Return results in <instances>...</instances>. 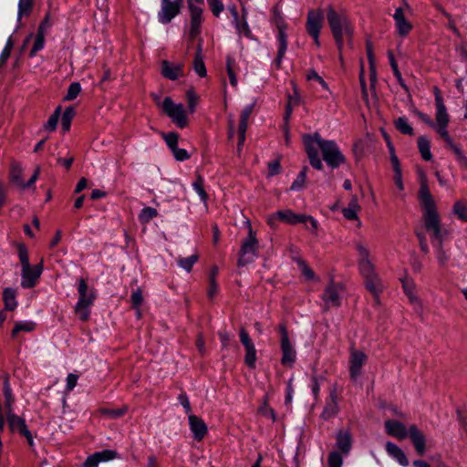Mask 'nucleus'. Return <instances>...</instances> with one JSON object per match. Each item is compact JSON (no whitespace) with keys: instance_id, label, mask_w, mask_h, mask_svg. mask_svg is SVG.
Wrapping results in <instances>:
<instances>
[{"instance_id":"1","label":"nucleus","mask_w":467,"mask_h":467,"mask_svg":"<svg viewBox=\"0 0 467 467\" xmlns=\"http://www.w3.org/2000/svg\"><path fill=\"white\" fill-rule=\"evenodd\" d=\"M306 151L310 164L316 170L321 171L323 163L319 158L318 150L322 152L323 160L332 169L338 168L345 163L346 158L334 140H323L318 133L304 135Z\"/></svg>"},{"instance_id":"2","label":"nucleus","mask_w":467,"mask_h":467,"mask_svg":"<svg viewBox=\"0 0 467 467\" xmlns=\"http://www.w3.org/2000/svg\"><path fill=\"white\" fill-rule=\"evenodd\" d=\"M419 201L422 208L424 226L426 231L430 234L431 242L444 239L447 231L441 227V217L436 202L425 181L420 183Z\"/></svg>"},{"instance_id":"3","label":"nucleus","mask_w":467,"mask_h":467,"mask_svg":"<svg viewBox=\"0 0 467 467\" xmlns=\"http://www.w3.org/2000/svg\"><path fill=\"white\" fill-rule=\"evenodd\" d=\"M356 249L358 254V269L364 277L366 288L373 295L375 304L379 305L383 285L371 262L369 250L362 243H357Z\"/></svg>"},{"instance_id":"4","label":"nucleus","mask_w":467,"mask_h":467,"mask_svg":"<svg viewBox=\"0 0 467 467\" xmlns=\"http://www.w3.org/2000/svg\"><path fill=\"white\" fill-rule=\"evenodd\" d=\"M326 16L337 47L341 51L344 42L353 37V25L345 11L336 10L332 5L327 6Z\"/></svg>"},{"instance_id":"5","label":"nucleus","mask_w":467,"mask_h":467,"mask_svg":"<svg viewBox=\"0 0 467 467\" xmlns=\"http://www.w3.org/2000/svg\"><path fill=\"white\" fill-rule=\"evenodd\" d=\"M384 426L387 434L389 436L399 440H404L409 436L419 455H423L426 451V438L415 424L410 425L407 430L402 422L396 420H388Z\"/></svg>"},{"instance_id":"6","label":"nucleus","mask_w":467,"mask_h":467,"mask_svg":"<svg viewBox=\"0 0 467 467\" xmlns=\"http://www.w3.org/2000/svg\"><path fill=\"white\" fill-rule=\"evenodd\" d=\"M278 222L291 225L297 223H305L307 225V223H309L310 229L313 232H316L318 227V222L311 215L296 213L290 209L277 211L267 217V223L273 229L276 228ZM306 227L308 228V226Z\"/></svg>"},{"instance_id":"7","label":"nucleus","mask_w":467,"mask_h":467,"mask_svg":"<svg viewBox=\"0 0 467 467\" xmlns=\"http://www.w3.org/2000/svg\"><path fill=\"white\" fill-rule=\"evenodd\" d=\"M435 119L436 124L434 125L433 129L444 140L447 147L450 148L454 152L458 161L462 165H467L466 156L463 154L460 147L453 142L452 139L451 138L447 130V127L450 120L448 112H436Z\"/></svg>"},{"instance_id":"8","label":"nucleus","mask_w":467,"mask_h":467,"mask_svg":"<svg viewBox=\"0 0 467 467\" xmlns=\"http://www.w3.org/2000/svg\"><path fill=\"white\" fill-rule=\"evenodd\" d=\"M78 300L75 306V314L79 320L85 322L89 319L90 307L94 304L95 295L91 291L88 293V285L83 278L78 283Z\"/></svg>"},{"instance_id":"9","label":"nucleus","mask_w":467,"mask_h":467,"mask_svg":"<svg viewBox=\"0 0 467 467\" xmlns=\"http://www.w3.org/2000/svg\"><path fill=\"white\" fill-rule=\"evenodd\" d=\"M259 243L256 239L255 233L253 231L252 226L249 224L248 235L243 241L240 254L238 258V266H244L254 261L258 255Z\"/></svg>"},{"instance_id":"10","label":"nucleus","mask_w":467,"mask_h":467,"mask_svg":"<svg viewBox=\"0 0 467 467\" xmlns=\"http://www.w3.org/2000/svg\"><path fill=\"white\" fill-rule=\"evenodd\" d=\"M161 109L180 129L188 125V117L182 104H176L170 97H166L161 103Z\"/></svg>"},{"instance_id":"11","label":"nucleus","mask_w":467,"mask_h":467,"mask_svg":"<svg viewBox=\"0 0 467 467\" xmlns=\"http://www.w3.org/2000/svg\"><path fill=\"white\" fill-rule=\"evenodd\" d=\"M182 0H161V9L157 17L161 24H169L182 10Z\"/></svg>"},{"instance_id":"12","label":"nucleus","mask_w":467,"mask_h":467,"mask_svg":"<svg viewBox=\"0 0 467 467\" xmlns=\"http://www.w3.org/2000/svg\"><path fill=\"white\" fill-rule=\"evenodd\" d=\"M342 291L343 286L341 284L335 283L333 280H330L322 295L325 310H328L331 307H338L341 305L340 295Z\"/></svg>"},{"instance_id":"13","label":"nucleus","mask_w":467,"mask_h":467,"mask_svg":"<svg viewBox=\"0 0 467 467\" xmlns=\"http://www.w3.org/2000/svg\"><path fill=\"white\" fill-rule=\"evenodd\" d=\"M7 423L12 432H17L21 436L25 437L30 447L34 445V439L31 431L28 430L26 420L13 413L12 410L7 411Z\"/></svg>"},{"instance_id":"14","label":"nucleus","mask_w":467,"mask_h":467,"mask_svg":"<svg viewBox=\"0 0 467 467\" xmlns=\"http://www.w3.org/2000/svg\"><path fill=\"white\" fill-rule=\"evenodd\" d=\"M279 331L281 334V363L284 366H292L296 361V351L289 340L288 332L284 325L280 326Z\"/></svg>"},{"instance_id":"15","label":"nucleus","mask_w":467,"mask_h":467,"mask_svg":"<svg viewBox=\"0 0 467 467\" xmlns=\"http://www.w3.org/2000/svg\"><path fill=\"white\" fill-rule=\"evenodd\" d=\"M40 168L37 167L27 182L23 180V169L20 163L12 162L10 170V181L21 189H26L34 185L39 175Z\"/></svg>"},{"instance_id":"16","label":"nucleus","mask_w":467,"mask_h":467,"mask_svg":"<svg viewBox=\"0 0 467 467\" xmlns=\"http://www.w3.org/2000/svg\"><path fill=\"white\" fill-rule=\"evenodd\" d=\"M367 358L368 357L363 351L354 348L351 349L349 358V374L353 380H356L360 375L361 368L366 363Z\"/></svg>"},{"instance_id":"17","label":"nucleus","mask_w":467,"mask_h":467,"mask_svg":"<svg viewBox=\"0 0 467 467\" xmlns=\"http://www.w3.org/2000/svg\"><path fill=\"white\" fill-rule=\"evenodd\" d=\"M43 272L42 264L22 269L21 276V286L23 288H32L36 285L38 278Z\"/></svg>"},{"instance_id":"18","label":"nucleus","mask_w":467,"mask_h":467,"mask_svg":"<svg viewBox=\"0 0 467 467\" xmlns=\"http://www.w3.org/2000/svg\"><path fill=\"white\" fill-rule=\"evenodd\" d=\"M190 14L189 34L194 38L201 33V26L203 21V6H187Z\"/></svg>"},{"instance_id":"19","label":"nucleus","mask_w":467,"mask_h":467,"mask_svg":"<svg viewBox=\"0 0 467 467\" xmlns=\"http://www.w3.org/2000/svg\"><path fill=\"white\" fill-rule=\"evenodd\" d=\"M323 24V12L320 9L310 10L307 13L306 24V31L309 35L320 34Z\"/></svg>"},{"instance_id":"20","label":"nucleus","mask_w":467,"mask_h":467,"mask_svg":"<svg viewBox=\"0 0 467 467\" xmlns=\"http://www.w3.org/2000/svg\"><path fill=\"white\" fill-rule=\"evenodd\" d=\"M117 452L112 450H103L89 455L83 463V467H98L100 462L115 459Z\"/></svg>"},{"instance_id":"21","label":"nucleus","mask_w":467,"mask_h":467,"mask_svg":"<svg viewBox=\"0 0 467 467\" xmlns=\"http://www.w3.org/2000/svg\"><path fill=\"white\" fill-rule=\"evenodd\" d=\"M393 18L398 34L402 37L407 36L412 29V25L405 17L404 11L401 7L396 8Z\"/></svg>"},{"instance_id":"22","label":"nucleus","mask_w":467,"mask_h":467,"mask_svg":"<svg viewBox=\"0 0 467 467\" xmlns=\"http://www.w3.org/2000/svg\"><path fill=\"white\" fill-rule=\"evenodd\" d=\"M287 28L288 27L276 29L277 56L275 57V63L277 67H280L287 49Z\"/></svg>"},{"instance_id":"23","label":"nucleus","mask_w":467,"mask_h":467,"mask_svg":"<svg viewBox=\"0 0 467 467\" xmlns=\"http://www.w3.org/2000/svg\"><path fill=\"white\" fill-rule=\"evenodd\" d=\"M183 74V65L180 63H171L167 60L161 62V75L170 79L176 80Z\"/></svg>"},{"instance_id":"24","label":"nucleus","mask_w":467,"mask_h":467,"mask_svg":"<svg viewBox=\"0 0 467 467\" xmlns=\"http://www.w3.org/2000/svg\"><path fill=\"white\" fill-rule=\"evenodd\" d=\"M339 411L337 389L334 388L330 390L329 397L326 402V406L322 411L321 417L327 420L335 417Z\"/></svg>"},{"instance_id":"25","label":"nucleus","mask_w":467,"mask_h":467,"mask_svg":"<svg viewBox=\"0 0 467 467\" xmlns=\"http://www.w3.org/2000/svg\"><path fill=\"white\" fill-rule=\"evenodd\" d=\"M443 240L444 239L431 241V244L434 247L435 257L439 265L442 268H447L451 259V253L449 249L444 247Z\"/></svg>"},{"instance_id":"26","label":"nucleus","mask_w":467,"mask_h":467,"mask_svg":"<svg viewBox=\"0 0 467 467\" xmlns=\"http://www.w3.org/2000/svg\"><path fill=\"white\" fill-rule=\"evenodd\" d=\"M189 424L194 439L201 441L207 432V426L204 421L201 418L193 414H190Z\"/></svg>"},{"instance_id":"27","label":"nucleus","mask_w":467,"mask_h":467,"mask_svg":"<svg viewBox=\"0 0 467 467\" xmlns=\"http://www.w3.org/2000/svg\"><path fill=\"white\" fill-rule=\"evenodd\" d=\"M385 448L387 453L395 461H397L401 466H409V460L406 454L398 445L391 441H387Z\"/></svg>"},{"instance_id":"28","label":"nucleus","mask_w":467,"mask_h":467,"mask_svg":"<svg viewBox=\"0 0 467 467\" xmlns=\"http://www.w3.org/2000/svg\"><path fill=\"white\" fill-rule=\"evenodd\" d=\"M337 448L343 453L348 454L352 447V438L348 431H339L337 434Z\"/></svg>"},{"instance_id":"29","label":"nucleus","mask_w":467,"mask_h":467,"mask_svg":"<svg viewBox=\"0 0 467 467\" xmlns=\"http://www.w3.org/2000/svg\"><path fill=\"white\" fill-rule=\"evenodd\" d=\"M360 210H361V207L358 204V196L352 195L350 198V201L348 204V207L342 209V213L347 220L356 221V220H358V213Z\"/></svg>"},{"instance_id":"30","label":"nucleus","mask_w":467,"mask_h":467,"mask_svg":"<svg viewBox=\"0 0 467 467\" xmlns=\"http://www.w3.org/2000/svg\"><path fill=\"white\" fill-rule=\"evenodd\" d=\"M193 69H194L195 73L200 78H204L207 75V70H206V67H205V64L203 61L202 48L201 43H199V45L196 48V52H195L194 59H193Z\"/></svg>"},{"instance_id":"31","label":"nucleus","mask_w":467,"mask_h":467,"mask_svg":"<svg viewBox=\"0 0 467 467\" xmlns=\"http://www.w3.org/2000/svg\"><path fill=\"white\" fill-rule=\"evenodd\" d=\"M451 214L459 221L467 223V200L459 199L451 207Z\"/></svg>"},{"instance_id":"32","label":"nucleus","mask_w":467,"mask_h":467,"mask_svg":"<svg viewBox=\"0 0 467 467\" xmlns=\"http://www.w3.org/2000/svg\"><path fill=\"white\" fill-rule=\"evenodd\" d=\"M3 300L5 310H14L17 306L16 291L11 287H6L3 291Z\"/></svg>"},{"instance_id":"33","label":"nucleus","mask_w":467,"mask_h":467,"mask_svg":"<svg viewBox=\"0 0 467 467\" xmlns=\"http://www.w3.org/2000/svg\"><path fill=\"white\" fill-rule=\"evenodd\" d=\"M402 288L411 304L420 306V302L416 295L415 285L412 281L403 279Z\"/></svg>"},{"instance_id":"34","label":"nucleus","mask_w":467,"mask_h":467,"mask_svg":"<svg viewBox=\"0 0 467 467\" xmlns=\"http://www.w3.org/2000/svg\"><path fill=\"white\" fill-rule=\"evenodd\" d=\"M418 148L421 158L424 161H431L432 159V154L431 152V144L429 140L426 137H420L418 140Z\"/></svg>"},{"instance_id":"35","label":"nucleus","mask_w":467,"mask_h":467,"mask_svg":"<svg viewBox=\"0 0 467 467\" xmlns=\"http://www.w3.org/2000/svg\"><path fill=\"white\" fill-rule=\"evenodd\" d=\"M36 328V324L35 322L33 321H20V322H17L12 332H11V337L13 338H16L18 335L19 332L23 331V332H32L33 330H35Z\"/></svg>"},{"instance_id":"36","label":"nucleus","mask_w":467,"mask_h":467,"mask_svg":"<svg viewBox=\"0 0 467 467\" xmlns=\"http://www.w3.org/2000/svg\"><path fill=\"white\" fill-rule=\"evenodd\" d=\"M76 112L73 107H67L61 118V128L64 132H67L70 130L71 121Z\"/></svg>"},{"instance_id":"37","label":"nucleus","mask_w":467,"mask_h":467,"mask_svg":"<svg viewBox=\"0 0 467 467\" xmlns=\"http://www.w3.org/2000/svg\"><path fill=\"white\" fill-rule=\"evenodd\" d=\"M192 188L200 196L202 202H206L208 195L204 190V179L200 174L196 176L195 181L192 182Z\"/></svg>"},{"instance_id":"38","label":"nucleus","mask_w":467,"mask_h":467,"mask_svg":"<svg viewBox=\"0 0 467 467\" xmlns=\"http://www.w3.org/2000/svg\"><path fill=\"white\" fill-rule=\"evenodd\" d=\"M3 391L5 399V408L7 411L12 410V403L14 401V398L8 377H5L4 379Z\"/></svg>"},{"instance_id":"39","label":"nucleus","mask_w":467,"mask_h":467,"mask_svg":"<svg viewBox=\"0 0 467 467\" xmlns=\"http://www.w3.org/2000/svg\"><path fill=\"white\" fill-rule=\"evenodd\" d=\"M271 24L277 28L288 27L287 23L277 6L273 8V16L271 18Z\"/></svg>"},{"instance_id":"40","label":"nucleus","mask_w":467,"mask_h":467,"mask_svg":"<svg viewBox=\"0 0 467 467\" xmlns=\"http://www.w3.org/2000/svg\"><path fill=\"white\" fill-rule=\"evenodd\" d=\"M157 216L158 211L155 208L147 206L140 211L139 214V220L141 223H148L150 220Z\"/></svg>"},{"instance_id":"41","label":"nucleus","mask_w":467,"mask_h":467,"mask_svg":"<svg viewBox=\"0 0 467 467\" xmlns=\"http://www.w3.org/2000/svg\"><path fill=\"white\" fill-rule=\"evenodd\" d=\"M45 37L46 35L40 34L36 32V35L34 39L33 47L29 52V57H34L36 56L37 52L42 50L45 47Z\"/></svg>"},{"instance_id":"42","label":"nucleus","mask_w":467,"mask_h":467,"mask_svg":"<svg viewBox=\"0 0 467 467\" xmlns=\"http://www.w3.org/2000/svg\"><path fill=\"white\" fill-rule=\"evenodd\" d=\"M395 127L399 131H400L403 134H406V135L413 134V129L410 126L408 119L405 117H400L398 119H396Z\"/></svg>"},{"instance_id":"43","label":"nucleus","mask_w":467,"mask_h":467,"mask_svg":"<svg viewBox=\"0 0 467 467\" xmlns=\"http://www.w3.org/2000/svg\"><path fill=\"white\" fill-rule=\"evenodd\" d=\"M300 102H301L300 96L297 93V91L295 89L294 94L290 95L288 97V101H287L286 110H285V120H287L290 118L293 108L298 106L300 104Z\"/></svg>"},{"instance_id":"44","label":"nucleus","mask_w":467,"mask_h":467,"mask_svg":"<svg viewBox=\"0 0 467 467\" xmlns=\"http://www.w3.org/2000/svg\"><path fill=\"white\" fill-rule=\"evenodd\" d=\"M130 301H131L132 307L137 310L138 317H140V307L143 302L142 291L140 288H137L136 290L132 291L131 296H130Z\"/></svg>"},{"instance_id":"45","label":"nucleus","mask_w":467,"mask_h":467,"mask_svg":"<svg viewBox=\"0 0 467 467\" xmlns=\"http://www.w3.org/2000/svg\"><path fill=\"white\" fill-rule=\"evenodd\" d=\"M235 28L240 36H245L246 38H253L252 31L246 20L234 22Z\"/></svg>"},{"instance_id":"46","label":"nucleus","mask_w":467,"mask_h":467,"mask_svg":"<svg viewBox=\"0 0 467 467\" xmlns=\"http://www.w3.org/2000/svg\"><path fill=\"white\" fill-rule=\"evenodd\" d=\"M307 167H304L298 173L296 179L293 182L290 190L300 191L304 188L306 180Z\"/></svg>"},{"instance_id":"47","label":"nucleus","mask_w":467,"mask_h":467,"mask_svg":"<svg viewBox=\"0 0 467 467\" xmlns=\"http://www.w3.org/2000/svg\"><path fill=\"white\" fill-rule=\"evenodd\" d=\"M33 8V0H19L17 17L20 19L22 16H27Z\"/></svg>"},{"instance_id":"48","label":"nucleus","mask_w":467,"mask_h":467,"mask_svg":"<svg viewBox=\"0 0 467 467\" xmlns=\"http://www.w3.org/2000/svg\"><path fill=\"white\" fill-rule=\"evenodd\" d=\"M297 265L300 268L302 274L307 280H315L319 281V279L315 275L314 271L309 267L307 263L303 259L297 260Z\"/></svg>"},{"instance_id":"49","label":"nucleus","mask_w":467,"mask_h":467,"mask_svg":"<svg viewBox=\"0 0 467 467\" xmlns=\"http://www.w3.org/2000/svg\"><path fill=\"white\" fill-rule=\"evenodd\" d=\"M198 261L197 254H192L191 256L179 258L178 265L180 267L187 272H191L194 264Z\"/></svg>"},{"instance_id":"50","label":"nucleus","mask_w":467,"mask_h":467,"mask_svg":"<svg viewBox=\"0 0 467 467\" xmlns=\"http://www.w3.org/2000/svg\"><path fill=\"white\" fill-rule=\"evenodd\" d=\"M101 414L110 418L117 419L122 417L127 412V407H122L120 409H107L103 408L100 410Z\"/></svg>"},{"instance_id":"51","label":"nucleus","mask_w":467,"mask_h":467,"mask_svg":"<svg viewBox=\"0 0 467 467\" xmlns=\"http://www.w3.org/2000/svg\"><path fill=\"white\" fill-rule=\"evenodd\" d=\"M60 107L57 108L54 113L48 118L45 125L47 130L53 131L56 130L60 116Z\"/></svg>"},{"instance_id":"52","label":"nucleus","mask_w":467,"mask_h":467,"mask_svg":"<svg viewBox=\"0 0 467 467\" xmlns=\"http://www.w3.org/2000/svg\"><path fill=\"white\" fill-rule=\"evenodd\" d=\"M186 97L188 100L189 111L193 113L199 101V96L194 92L192 88H190L186 92Z\"/></svg>"},{"instance_id":"53","label":"nucleus","mask_w":467,"mask_h":467,"mask_svg":"<svg viewBox=\"0 0 467 467\" xmlns=\"http://www.w3.org/2000/svg\"><path fill=\"white\" fill-rule=\"evenodd\" d=\"M366 50H367V56H368L370 71H371V76H370L371 81H375L376 80L375 60H374L373 47L369 42L367 43Z\"/></svg>"},{"instance_id":"54","label":"nucleus","mask_w":467,"mask_h":467,"mask_svg":"<svg viewBox=\"0 0 467 467\" xmlns=\"http://www.w3.org/2000/svg\"><path fill=\"white\" fill-rule=\"evenodd\" d=\"M81 91V86L78 82H72L68 88L67 95L65 97V100H73L75 99Z\"/></svg>"},{"instance_id":"55","label":"nucleus","mask_w":467,"mask_h":467,"mask_svg":"<svg viewBox=\"0 0 467 467\" xmlns=\"http://www.w3.org/2000/svg\"><path fill=\"white\" fill-rule=\"evenodd\" d=\"M208 5L215 17H219L221 13L224 10V5L222 0H207Z\"/></svg>"},{"instance_id":"56","label":"nucleus","mask_w":467,"mask_h":467,"mask_svg":"<svg viewBox=\"0 0 467 467\" xmlns=\"http://www.w3.org/2000/svg\"><path fill=\"white\" fill-rule=\"evenodd\" d=\"M244 362L250 368H255V362H256L255 347L245 349Z\"/></svg>"},{"instance_id":"57","label":"nucleus","mask_w":467,"mask_h":467,"mask_svg":"<svg viewBox=\"0 0 467 467\" xmlns=\"http://www.w3.org/2000/svg\"><path fill=\"white\" fill-rule=\"evenodd\" d=\"M18 257L22 265V269L29 267V258L26 247L24 244L18 245Z\"/></svg>"},{"instance_id":"58","label":"nucleus","mask_w":467,"mask_h":467,"mask_svg":"<svg viewBox=\"0 0 467 467\" xmlns=\"http://www.w3.org/2000/svg\"><path fill=\"white\" fill-rule=\"evenodd\" d=\"M163 139L171 150L178 146L179 135L176 132L165 133Z\"/></svg>"},{"instance_id":"59","label":"nucleus","mask_w":467,"mask_h":467,"mask_svg":"<svg viewBox=\"0 0 467 467\" xmlns=\"http://www.w3.org/2000/svg\"><path fill=\"white\" fill-rule=\"evenodd\" d=\"M433 92H434V96H435L436 112L447 111L440 89L437 87H434Z\"/></svg>"},{"instance_id":"60","label":"nucleus","mask_w":467,"mask_h":467,"mask_svg":"<svg viewBox=\"0 0 467 467\" xmlns=\"http://www.w3.org/2000/svg\"><path fill=\"white\" fill-rule=\"evenodd\" d=\"M327 463L329 467H341L343 459L338 451H331L328 455Z\"/></svg>"},{"instance_id":"61","label":"nucleus","mask_w":467,"mask_h":467,"mask_svg":"<svg viewBox=\"0 0 467 467\" xmlns=\"http://www.w3.org/2000/svg\"><path fill=\"white\" fill-rule=\"evenodd\" d=\"M233 64H234V59H232L231 57H227L226 69H227V74L229 77L230 84L233 87H236L237 86V78H236V74L233 68Z\"/></svg>"},{"instance_id":"62","label":"nucleus","mask_w":467,"mask_h":467,"mask_svg":"<svg viewBox=\"0 0 467 467\" xmlns=\"http://www.w3.org/2000/svg\"><path fill=\"white\" fill-rule=\"evenodd\" d=\"M240 341L242 342L245 349L254 347V344L250 338L248 332L244 328H242L240 330Z\"/></svg>"},{"instance_id":"63","label":"nucleus","mask_w":467,"mask_h":467,"mask_svg":"<svg viewBox=\"0 0 467 467\" xmlns=\"http://www.w3.org/2000/svg\"><path fill=\"white\" fill-rule=\"evenodd\" d=\"M176 161H183L190 159V154L184 149L178 148V146L171 150Z\"/></svg>"},{"instance_id":"64","label":"nucleus","mask_w":467,"mask_h":467,"mask_svg":"<svg viewBox=\"0 0 467 467\" xmlns=\"http://www.w3.org/2000/svg\"><path fill=\"white\" fill-rule=\"evenodd\" d=\"M268 177H273L276 174H279L281 171V164L278 160H275L268 163Z\"/></svg>"}]
</instances>
